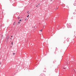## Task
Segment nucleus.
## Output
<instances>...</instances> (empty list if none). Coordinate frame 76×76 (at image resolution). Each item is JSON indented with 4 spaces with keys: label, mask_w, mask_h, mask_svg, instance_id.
Returning <instances> with one entry per match:
<instances>
[{
    "label": "nucleus",
    "mask_w": 76,
    "mask_h": 76,
    "mask_svg": "<svg viewBox=\"0 0 76 76\" xmlns=\"http://www.w3.org/2000/svg\"><path fill=\"white\" fill-rule=\"evenodd\" d=\"M11 45H13V42H12L11 43Z\"/></svg>",
    "instance_id": "6e6552de"
},
{
    "label": "nucleus",
    "mask_w": 76,
    "mask_h": 76,
    "mask_svg": "<svg viewBox=\"0 0 76 76\" xmlns=\"http://www.w3.org/2000/svg\"><path fill=\"white\" fill-rule=\"evenodd\" d=\"M63 69H66V68H65V67H63Z\"/></svg>",
    "instance_id": "f8f14e48"
},
{
    "label": "nucleus",
    "mask_w": 76,
    "mask_h": 76,
    "mask_svg": "<svg viewBox=\"0 0 76 76\" xmlns=\"http://www.w3.org/2000/svg\"><path fill=\"white\" fill-rule=\"evenodd\" d=\"M74 5L75 6V5H76V4L75 3H74Z\"/></svg>",
    "instance_id": "0eeeda50"
},
{
    "label": "nucleus",
    "mask_w": 76,
    "mask_h": 76,
    "mask_svg": "<svg viewBox=\"0 0 76 76\" xmlns=\"http://www.w3.org/2000/svg\"><path fill=\"white\" fill-rule=\"evenodd\" d=\"M8 41V39H6V42H7V41Z\"/></svg>",
    "instance_id": "7ed1b4c3"
},
{
    "label": "nucleus",
    "mask_w": 76,
    "mask_h": 76,
    "mask_svg": "<svg viewBox=\"0 0 76 76\" xmlns=\"http://www.w3.org/2000/svg\"><path fill=\"white\" fill-rule=\"evenodd\" d=\"M20 21H21V20H20Z\"/></svg>",
    "instance_id": "a211bd4d"
},
{
    "label": "nucleus",
    "mask_w": 76,
    "mask_h": 76,
    "mask_svg": "<svg viewBox=\"0 0 76 76\" xmlns=\"http://www.w3.org/2000/svg\"><path fill=\"white\" fill-rule=\"evenodd\" d=\"M28 12H29V11H28L27 12V13H28Z\"/></svg>",
    "instance_id": "9d476101"
},
{
    "label": "nucleus",
    "mask_w": 76,
    "mask_h": 76,
    "mask_svg": "<svg viewBox=\"0 0 76 76\" xmlns=\"http://www.w3.org/2000/svg\"><path fill=\"white\" fill-rule=\"evenodd\" d=\"M13 25H15V23H14Z\"/></svg>",
    "instance_id": "aec40b11"
},
{
    "label": "nucleus",
    "mask_w": 76,
    "mask_h": 76,
    "mask_svg": "<svg viewBox=\"0 0 76 76\" xmlns=\"http://www.w3.org/2000/svg\"><path fill=\"white\" fill-rule=\"evenodd\" d=\"M75 12H76V9L75 10Z\"/></svg>",
    "instance_id": "1a4fd4ad"
},
{
    "label": "nucleus",
    "mask_w": 76,
    "mask_h": 76,
    "mask_svg": "<svg viewBox=\"0 0 76 76\" xmlns=\"http://www.w3.org/2000/svg\"><path fill=\"white\" fill-rule=\"evenodd\" d=\"M28 14H29V13H28Z\"/></svg>",
    "instance_id": "b1692460"
},
{
    "label": "nucleus",
    "mask_w": 76,
    "mask_h": 76,
    "mask_svg": "<svg viewBox=\"0 0 76 76\" xmlns=\"http://www.w3.org/2000/svg\"><path fill=\"white\" fill-rule=\"evenodd\" d=\"M29 15H28V16H27V18H28V17H29Z\"/></svg>",
    "instance_id": "39448f33"
},
{
    "label": "nucleus",
    "mask_w": 76,
    "mask_h": 76,
    "mask_svg": "<svg viewBox=\"0 0 76 76\" xmlns=\"http://www.w3.org/2000/svg\"><path fill=\"white\" fill-rule=\"evenodd\" d=\"M15 53H13V55H15Z\"/></svg>",
    "instance_id": "423d86ee"
},
{
    "label": "nucleus",
    "mask_w": 76,
    "mask_h": 76,
    "mask_svg": "<svg viewBox=\"0 0 76 76\" xmlns=\"http://www.w3.org/2000/svg\"><path fill=\"white\" fill-rule=\"evenodd\" d=\"M53 63H54V61H53Z\"/></svg>",
    "instance_id": "4468645a"
},
{
    "label": "nucleus",
    "mask_w": 76,
    "mask_h": 76,
    "mask_svg": "<svg viewBox=\"0 0 76 76\" xmlns=\"http://www.w3.org/2000/svg\"><path fill=\"white\" fill-rule=\"evenodd\" d=\"M39 4H39L38 5H39Z\"/></svg>",
    "instance_id": "2eb2a0df"
},
{
    "label": "nucleus",
    "mask_w": 76,
    "mask_h": 76,
    "mask_svg": "<svg viewBox=\"0 0 76 76\" xmlns=\"http://www.w3.org/2000/svg\"><path fill=\"white\" fill-rule=\"evenodd\" d=\"M43 28H44V26H43Z\"/></svg>",
    "instance_id": "6ab92c4d"
},
{
    "label": "nucleus",
    "mask_w": 76,
    "mask_h": 76,
    "mask_svg": "<svg viewBox=\"0 0 76 76\" xmlns=\"http://www.w3.org/2000/svg\"><path fill=\"white\" fill-rule=\"evenodd\" d=\"M42 76H45V74H42Z\"/></svg>",
    "instance_id": "f03ea898"
},
{
    "label": "nucleus",
    "mask_w": 76,
    "mask_h": 76,
    "mask_svg": "<svg viewBox=\"0 0 76 76\" xmlns=\"http://www.w3.org/2000/svg\"><path fill=\"white\" fill-rule=\"evenodd\" d=\"M12 39L11 38H10V39Z\"/></svg>",
    "instance_id": "4be33fe9"
},
{
    "label": "nucleus",
    "mask_w": 76,
    "mask_h": 76,
    "mask_svg": "<svg viewBox=\"0 0 76 76\" xmlns=\"http://www.w3.org/2000/svg\"><path fill=\"white\" fill-rule=\"evenodd\" d=\"M36 7H38V5L36 6Z\"/></svg>",
    "instance_id": "f3484780"
},
{
    "label": "nucleus",
    "mask_w": 76,
    "mask_h": 76,
    "mask_svg": "<svg viewBox=\"0 0 76 76\" xmlns=\"http://www.w3.org/2000/svg\"><path fill=\"white\" fill-rule=\"evenodd\" d=\"M39 31H41V32H42V29L41 30H39Z\"/></svg>",
    "instance_id": "20e7f679"
},
{
    "label": "nucleus",
    "mask_w": 76,
    "mask_h": 76,
    "mask_svg": "<svg viewBox=\"0 0 76 76\" xmlns=\"http://www.w3.org/2000/svg\"><path fill=\"white\" fill-rule=\"evenodd\" d=\"M11 37H12V36H11Z\"/></svg>",
    "instance_id": "412c9836"
},
{
    "label": "nucleus",
    "mask_w": 76,
    "mask_h": 76,
    "mask_svg": "<svg viewBox=\"0 0 76 76\" xmlns=\"http://www.w3.org/2000/svg\"><path fill=\"white\" fill-rule=\"evenodd\" d=\"M0 63H1V62H0Z\"/></svg>",
    "instance_id": "5701e85b"
},
{
    "label": "nucleus",
    "mask_w": 76,
    "mask_h": 76,
    "mask_svg": "<svg viewBox=\"0 0 76 76\" xmlns=\"http://www.w3.org/2000/svg\"><path fill=\"white\" fill-rule=\"evenodd\" d=\"M9 37V35H8L7 36V39H8Z\"/></svg>",
    "instance_id": "f257e3e1"
},
{
    "label": "nucleus",
    "mask_w": 76,
    "mask_h": 76,
    "mask_svg": "<svg viewBox=\"0 0 76 76\" xmlns=\"http://www.w3.org/2000/svg\"><path fill=\"white\" fill-rule=\"evenodd\" d=\"M25 20H26V18Z\"/></svg>",
    "instance_id": "dca6fc26"
},
{
    "label": "nucleus",
    "mask_w": 76,
    "mask_h": 76,
    "mask_svg": "<svg viewBox=\"0 0 76 76\" xmlns=\"http://www.w3.org/2000/svg\"><path fill=\"white\" fill-rule=\"evenodd\" d=\"M19 18H20V17H18V19H19Z\"/></svg>",
    "instance_id": "9b49d317"
},
{
    "label": "nucleus",
    "mask_w": 76,
    "mask_h": 76,
    "mask_svg": "<svg viewBox=\"0 0 76 76\" xmlns=\"http://www.w3.org/2000/svg\"><path fill=\"white\" fill-rule=\"evenodd\" d=\"M20 23V22H18V23Z\"/></svg>",
    "instance_id": "ddd939ff"
}]
</instances>
